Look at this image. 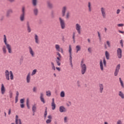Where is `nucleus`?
I'll return each mask as SVG.
<instances>
[{
  "label": "nucleus",
  "instance_id": "9",
  "mask_svg": "<svg viewBox=\"0 0 124 124\" xmlns=\"http://www.w3.org/2000/svg\"><path fill=\"white\" fill-rule=\"evenodd\" d=\"M67 10V7L66 6H63L62 8V16L64 17L65 16V12H66V10Z\"/></svg>",
  "mask_w": 124,
  "mask_h": 124
},
{
  "label": "nucleus",
  "instance_id": "15",
  "mask_svg": "<svg viewBox=\"0 0 124 124\" xmlns=\"http://www.w3.org/2000/svg\"><path fill=\"white\" fill-rule=\"evenodd\" d=\"M29 53L31 54V57H34V52L32 50V48L31 46H29L28 47Z\"/></svg>",
  "mask_w": 124,
  "mask_h": 124
},
{
  "label": "nucleus",
  "instance_id": "35",
  "mask_svg": "<svg viewBox=\"0 0 124 124\" xmlns=\"http://www.w3.org/2000/svg\"><path fill=\"white\" fill-rule=\"evenodd\" d=\"M36 110V107H35V105L33 106L32 108V111L33 113H35Z\"/></svg>",
  "mask_w": 124,
  "mask_h": 124
},
{
  "label": "nucleus",
  "instance_id": "6",
  "mask_svg": "<svg viewBox=\"0 0 124 124\" xmlns=\"http://www.w3.org/2000/svg\"><path fill=\"white\" fill-rule=\"evenodd\" d=\"M120 68H121V64H119L116 66L115 72L114 76H118V74L120 71Z\"/></svg>",
  "mask_w": 124,
  "mask_h": 124
},
{
  "label": "nucleus",
  "instance_id": "28",
  "mask_svg": "<svg viewBox=\"0 0 124 124\" xmlns=\"http://www.w3.org/2000/svg\"><path fill=\"white\" fill-rule=\"evenodd\" d=\"M118 94H119V96H120V97H121V98H122V99H124V93H123V92H122V91H119Z\"/></svg>",
  "mask_w": 124,
  "mask_h": 124
},
{
  "label": "nucleus",
  "instance_id": "62",
  "mask_svg": "<svg viewBox=\"0 0 124 124\" xmlns=\"http://www.w3.org/2000/svg\"><path fill=\"white\" fill-rule=\"evenodd\" d=\"M10 114H11V109L10 108L8 111V115H10Z\"/></svg>",
  "mask_w": 124,
  "mask_h": 124
},
{
  "label": "nucleus",
  "instance_id": "3",
  "mask_svg": "<svg viewBox=\"0 0 124 124\" xmlns=\"http://www.w3.org/2000/svg\"><path fill=\"white\" fill-rule=\"evenodd\" d=\"M25 16H26V12L25 11V7L22 8V14L20 16V21L24 22L25 21Z\"/></svg>",
  "mask_w": 124,
  "mask_h": 124
},
{
  "label": "nucleus",
  "instance_id": "45",
  "mask_svg": "<svg viewBox=\"0 0 124 124\" xmlns=\"http://www.w3.org/2000/svg\"><path fill=\"white\" fill-rule=\"evenodd\" d=\"M37 91V88H36V87H34L33 88V93H36V91Z\"/></svg>",
  "mask_w": 124,
  "mask_h": 124
},
{
  "label": "nucleus",
  "instance_id": "56",
  "mask_svg": "<svg viewBox=\"0 0 124 124\" xmlns=\"http://www.w3.org/2000/svg\"><path fill=\"white\" fill-rule=\"evenodd\" d=\"M118 32L120 33H122V34H124V31H122L121 30H119L118 31Z\"/></svg>",
  "mask_w": 124,
  "mask_h": 124
},
{
  "label": "nucleus",
  "instance_id": "22",
  "mask_svg": "<svg viewBox=\"0 0 124 124\" xmlns=\"http://www.w3.org/2000/svg\"><path fill=\"white\" fill-rule=\"evenodd\" d=\"M88 7L89 12H92V10H93V7H92V3L91 2H88Z\"/></svg>",
  "mask_w": 124,
  "mask_h": 124
},
{
  "label": "nucleus",
  "instance_id": "2",
  "mask_svg": "<svg viewBox=\"0 0 124 124\" xmlns=\"http://www.w3.org/2000/svg\"><path fill=\"white\" fill-rule=\"evenodd\" d=\"M4 43H5V45L6 46V48L8 51V53L9 54H11L12 53V49H11V46L7 43V40H6V36L4 35V38H3Z\"/></svg>",
  "mask_w": 124,
  "mask_h": 124
},
{
  "label": "nucleus",
  "instance_id": "40",
  "mask_svg": "<svg viewBox=\"0 0 124 124\" xmlns=\"http://www.w3.org/2000/svg\"><path fill=\"white\" fill-rule=\"evenodd\" d=\"M2 51L3 54H6V48H5V46H3Z\"/></svg>",
  "mask_w": 124,
  "mask_h": 124
},
{
  "label": "nucleus",
  "instance_id": "7",
  "mask_svg": "<svg viewBox=\"0 0 124 124\" xmlns=\"http://www.w3.org/2000/svg\"><path fill=\"white\" fill-rule=\"evenodd\" d=\"M76 30L78 32V34H81V25H80V24L78 23L76 24Z\"/></svg>",
  "mask_w": 124,
  "mask_h": 124
},
{
  "label": "nucleus",
  "instance_id": "18",
  "mask_svg": "<svg viewBox=\"0 0 124 124\" xmlns=\"http://www.w3.org/2000/svg\"><path fill=\"white\" fill-rule=\"evenodd\" d=\"M12 13H13V10H12V9H10L8 10L6 13V16L9 17L10 16V15L12 14Z\"/></svg>",
  "mask_w": 124,
  "mask_h": 124
},
{
  "label": "nucleus",
  "instance_id": "64",
  "mask_svg": "<svg viewBox=\"0 0 124 124\" xmlns=\"http://www.w3.org/2000/svg\"><path fill=\"white\" fill-rule=\"evenodd\" d=\"M49 120H51L52 119V116L51 115H49L47 117Z\"/></svg>",
  "mask_w": 124,
  "mask_h": 124
},
{
  "label": "nucleus",
  "instance_id": "51",
  "mask_svg": "<svg viewBox=\"0 0 124 124\" xmlns=\"http://www.w3.org/2000/svg\"><path fill=\"white\" fill-rule=\"evenodd\" d=\"M103 64L104 66H106V61L105 60V59H103Z\"/></svg>",
  "mask_w": 124,
  "mask_h": 124
},
{
  "label": "nucleus",
  "instance_id": "11",
  "mask_svg": "<svg viewBox=\"0 0 124 124\" xmlns=\"http://www.w3.org/2000/svg\"><path fill=\"white\" fill-rule=\"evenodd\" d=\"M55 48L56 49V51H58V52H61V53H63V50L62 49V48H61L60 47V45H55Z\"/></svg>",
  "mask_w": 124,
  "mask_h": 124
},
{
  "label": "nucleus",
  "instance_id": "39",
  "mask_svg": "<svg viewBox=\"0 0 124 124\" xmlns=\"http://www.w3.org/2000/svg\"><path fill=\"white\" fill-rule=\"evenodd\" d=\"M37 71V70H36V69H34V70L32 71L31 75L32 76H33V75H34L36 73Z\"/></svg>",
  "mask_w": 124,
  "mask_h": 124
},
{
  "label": "nucleus",
  "instance_id": "55",
  "mask_svg": "<svg viewBox=\"0 0 124 124\" xmlns=\"http://www.w3.org/2000/svg\"><path fill=\"white\" fill-rule=\"evenodd\" d=\"M16 97H19V92H18V91H17L16 93Z\"/></svg>",
  "mask_w": 124,
  "mask_h": 124
},
{
  "label": "nucleus",
  "instance_id": "44",
  "mask_svg": "<svg viewBox=\"0 0 124 124\" xmlns=\"http://www.w3.org/2000/svg\"><path fill=\"white\" fill-rule=\"evenodd\" d=\"M73 39L74 42H75V32H73Z\"/></svg>",
  "mask_w": 124,
  "mask_h": 124
},
{
  "label": "nucleus",
  "instance_id": "58",
  "mask_svg": "<svg viewBox=\"0 0 124 124\" xmlns=\"http://www.w3.org/2000/svg\"><path fill=\"white\" fill-rule=\"evenodd\" d=\"M118 27H123L124 26V24H118L117 25Z\"/></svg>",
  "mask_w": 124,
  "mask_h": 124
},
{
  "label": "nucleus",
  "instance_id": "1",
  "mask_svg": "<svg viewBox=\"0 0 124 124\" xmlns=\"http://www.w3.org/2000/svg\"><path fill=\"white\" fill-rule=\"evenodd\" d=\"M80 68L81 74L84 75L86 73V71H87V65L84 62V59H82L80 62Z\"/></svg>",
  "mask_w": 124,
  "mask_h": 124
},
{
  "label": "nucleus",
  "instance_id": "52",
  "mask_svg": "<svg viewBox=\"0 0 124 124\" xmlns=\"http://www.w3.org/2000/svg\"><path fill=\"white\" fill-rule=\"evenodd\" d=\"M66 17L67 19H68L69 18V12H67L66 15Z\"/></svg>",
  "mask_w": 124,
  "mask_h": 124
},
{
  "label": "nucleus",
  "instance_id": "49",
  "mask_svg": "<svg viewBox=\"0 0 124 124\" xmlns=\"http://www.w3.org/2000/svg\"><path fill=\"white\" fill-rule=\"evenodd\" d=\"M20 102L21 104H23V103H24V102H25V99H21L20 100Z\"/></svg>",
  "mask_w": 124,
  "mask_h": 124
},
{
  "label": "nucleus",
  "instance_id": "42",
  "mask_svg": "<svg viewBox=\"0 0 124 124\" xmlns=\"http://www.w3.org/2000/svg\"><path fill=\"white\" fill-rule=\"evenodd\" d=\"M9 94L10 96V98H11L13 95V93L11 91H10L9 92Z\"/></svg>",
  "mask_w": 124,
  "mask_h": 124
},
{
  "label": "nucleus",
  "instance_id": "13",
  "mask_svg": "<svg viewBox=\"0 0 124 124\" xmlns=\"http://www.w3.org/2000/svg\"><path fill=\"white\" fill-rule=\"evenodd\" d=\"M1 94H4L5 93V88L3 83H1Z\"/></svg>",
  "mask_w": 124,
  "mask_h": 124
},
{
  "label": "nucleus",
  "instance_id": "47",
  "mask_svg": "<svg viewBox=\"0 0 124 124\" xmlns=\"http://www.w3.org/2000/svg\"><path fill=\"white\" fill-rule=\"evenodd\" d=\"M107 44L109 48L111 47V45H110V42H109L108 41H107Z\"/></svg>",
  "mask_w": 124,
  "mask_h": 124
},
{
  "label": "nucleus",
  "instance_id": "26",
  "mask_svg": "<svg viewBox=\"0 0 124 124\" xmlns=\"http://www.w3.org/2000/svg\"><path fill=\"white\" fill-rule=\"evenodd\" d=\"M33 11L34 15L35 16H37V15H38V8H35L33 9Z\"/></svg>",
  "mask_w": 124,
  "mask_h": 124
},
{
  "label": "nucleus",
  "instance_id": "54",
  "mask_svg": "<svg viewBox=\"0 0 124 124\" xmlns=\"http://www.w3.org/2000/svg\"><path fill=\"white\" fill-rule=\"evenodd\" d=\"M117 124H122V121L120 120H118L117 122Z\"/></svg>",
  "mask_w": 124,
  "mask_h": 124
},
{
  "label": "nucleus",
  "instance_id": "30",
  "mask_svg": "<svg viewBox=\"0 0 124 124\" xmlns=\"http://www.w3.org/2000/svg\"><path fill=\"white\" fill-rule=\"evenodd\" d=\"M32 4L33 6L37 5V0H32Z\"/></svg>",
  "mask_w": 124,
  "mask_h": 124
},
{
  "label": "nucleus",
  "instance_id": "37",
  "mask_svg": "<svg viewBox=\"0 0 124 124\" xmlns=\"http://www.w3.org/2000/svg\"><path fill=\"white\" fill-rule=\"evenodd\" d=\"M46 95L47 96H51V91H46Z\"/></svg>",
  "mask_w": 124,
  "mask_h": 124
},
{
  "label": "nucleus",
  "instance_id": "59",
  "mask_svg": "<svg viewBox=\"0 0 124 124\" xmlns=\"http://www.w3.org/2000/svg\"><path fill=\"white\" fill-rule=\"evenodd\" d=\"M20 107L21 108H24L25 105H24V104H20Z\"/></svg>",
  "mask_w": 124,
  "mask_h": 124
},
{
  "label": "nucleus",
  "instance_id": "21",
  "mask_svg": "<svg viewBox=\"0 0 124 124\" xmlns=\"http://www.w3.org/2000/svg\"><path fill=\"white\" fill-rule=\"evenodd\" d=\"M59 111L61 113H63L65 112L66 109L63 106H60L59 108Z\"/></svg>",
  "mask_w": 124,
  "mask_h": 124
},
{
  "label": "nucleus",
  "instance_id": "36",
  "mask_svg": "<svg viewBox=\"0 0 124 124\" xmlns=\"http://www.w3.org/2000/svg\"><path fill=\"white\" fill-rule=\"evenodd\" d=\"M44 117L45 119H46V117H47V107H46V109H45V111L44 113Z\"/></svg>",
  "mask_w": 124,
  "mask_h": 124
},
{
  "label": "nucleus",
  "instance_id": "23",
  "mask_svg": "<svg viewBox=\"0 0 124 124\" xmlns=\"http://www.w3.org/2000/svg\"><path fill=\"white\" fill-rule=\"evenodd\" d=\"M44 96V95L43 94V93H40V100L43 103H45V100H44V98L43 97Z\"/></svg>",
  "mask_w": 124,
  "mask_h": 124
},
{
  "label": "nucleus",
  "instance_id": "5",
  "mask_svg": "<svg viewBox=\"0 0 124 124\" xmlns=\"http://www.w3.org/2000/svg\"><path fill=\"white\" fill-rule=\"evenodd\" d=\"M101 14L103 18H106V16H107V14L106 13V9L105 8L102 7L100 8Z\"/></svg>",
  "mask_w": 124,
  "mask_h": 124
},
{
  "label": "nucleus",
  "instance_id": "32",
  "mask_svg": "<svg viewBox=\"0 0 124 124\" xmlns=\"http://www.w3.org/2000/svg\"><path fill=\"white\" fill-rule=\"evenodd\" d=\"M26 105L28 109H30V100L29 98H27L26 100Z\"/></svg>",
  "mask_w": 124,
  "mask_h": 124
},
{
  "label": "nucleus",
  "instance_id": "31",
  "mask_svg": "<svg viewBox=\"0 0 124 124\" xmlns=\"http://www.w3.org/2000/svg\"><path fill=\"white\" fill-rule=\"evenodd\" d=\"M76 53H78V52H79V51H80L81 50V46L79 45H78L76 46Z\"/></svg>",
  "mask_w": 124,
  "mask_h": 124
},
{
  "label": "nucleus",
  "instance_id": "53",
  "mask_svg": "<svg viewBox=\"0 0 124 124\" xmlns=\"http://www.w3.org/2000/svg\"><path fill=\"white\" fill-rule=\"evenodd\" d=\"M120 44L122 47H124V44L123 43V40H120Z\"/></svg>",
  "mask_w": 124,
  "mask_h": 124
},
{
  "label": "nucleus",
  "instance_id": "48",
  "mask_svg": "<svg viewBox=\"0 0 124 124\" xmlns=\"http://www.w3.org/2000/svg\"><path fill=\"white\" fill-rule=\"evenodd\" d=\"M88 51L89 52V53H92V47H89L88 48Z\"/></svg>",
  "mask_w": 124,
  "mask_h": 124
},
{
  "label": "nucleus",
  "instance_id": "25",
  "mask_svg": "<svg viewBox=\"0 0 124 124\" xmlns=\"http://www.w3.org/2000/svg\"><path fill=\"white\" fill-rule=\"evenodd\" d=\"M27 83L31 82V74L29 73L26 78Z\"/></svg>",
  "mask_w": 124,
  "mask_h": 124
},
{
  "label": "nucleus",
  "instance_id": "50",
  "mask_svg": "<svg viewBox=\"0 0 124 124\" xmlns=\"http://www.w3.org/2000/svg\"><path fill=\"white\" fill-rule=\"evenodd\" d=\"M51 121H52V120H51V119H47L46 121V124H50V123H51Z\"/></svg>",
  "mask_w": 124,
  "mask_h": 124
},
{
  "label": "nucleus",
  "instance_id": "63",
  "mask_svg": "<svg viewBox=\"0 0 124 124\" xmlns=\"http://www.w3.org/2000/svg\"><path fill=\"white\" fill-rule=\"evenodd\" d=\"M57 61H61V58L60 57H57Z\"/></svg>",
  "mask_w": 124,
  "mask_h": 124
},
{
  "label": "nucleus",
  "instance_id": "33",
  "mask_svg": "<svg viewBox=\"0 0 124 124\" xmlns=\"http://www.w3.org/2000/svg\"><path fill=\"white\" fill-rule=\"evenodd\" d=\"M10 77L11 80H13V73H12V71H10Z\"/></svg>",
  "mask_w": 124,
  "mask_h": 124
},
{
  "label": "nucleus",
  "instance_id": "29",
  "mask_svg": "<svg viewBox=\"0 0 124 124\" xmlns=\"http://www.w3.org/2000/svg\"><path fill=\"white\" fill-rule=\"evenodd\" d=\"M105 56L107 60H109L110 58V54H109V52H108V51H106L105 52Z\"/></svg>",
  "mask_w": 124,
  "mask_h": 124
},
{
  "label": "nucleus",
  "instance_id": "41",
  "mask_svg": "<svg viewBox=\"0 0 124 124\" xmlns=\"http://www.w3.org/2000/svg\"><path fill=\"white\" fill-rule=\"evenodd\" d=\"M68 121V118H67V117L65 116L64 117V123L65 124H66V123H67V122Z\"/></svg>",
  "mask_w": 124,
  "mask_h": 124
},
{
  "label": "nucleus",
  "instance_id": "38",
  "mask_svg": "<svg viewBox=\"0 0 124 124\" xmlns=\"http://www.w3.org/2000/svg\"><path fill=\"white\" fill-rule=\"evenodd\" d=\"M60 96H61V97H64L65 96L64 92L62 91L61 92Z\"/></svg>",
  "mask_w": 124,
  "mask_h": 124
},
{
  "label": "nucleus",
  "instance_id": "61",
  "mask_svg": "<svg viewBox=\"0 0 124 124\" xmlns=\"http://www.w3.org/2000/svg\"><path fill=\"white\" fill-rule=\"evenodd\" d=\"M120 9H117V12H116V13H117V14H120Z\"/></svg>",
  "mask_w": 124,
  "mask_h": 124
},
{
  "label": "nucleus",
  "instance_id": "4",
  "mask_svg": "<svg viewBox=\"0 0 124 124\" xmlns=\"http://www.w3.org/2000/svg\"><path fill=\"white\" fill-rule=\"evenodd\" d=\"M59 20L62 30H64L65 29V22L62 17H59Z\"/></svg>",
  "mask_w": 124,
  "mask_h": 124
},
{
  "label": "nucleus",
  "instance_id": "27",
  "mask_svg": "<svg viewBox=\"0 0 124 124\" xmlns=\"http://www.w3.org/2000/svg\"><path fill=\"white\" fill-rule=\"evenodd\" d=\"M100 69L101 70L103 71L104 68H103V62H102V60H101L100 61Z\"/></svg>",
  "mask_w": 124,
  "mask_h": 124
},
{
  "label": "nucleus",
  "instance_id": "19",
  "mask_svg": "<svg viewBox=\"0 0 124 124\" xmlns=\"http://www.w3.org/2000/svg\"><path fill=\"white\" fill-rule=\"evenodd\" d=\"M51 107L52 110H55L56 109V104H55V99L52 98V101L51 103Z\"/></svg>",
  "mask_w": 124,
  "mask_h": 124
},
{
  "label": "nucleus",
  "instance_id": "46",
  "mask_svg": "<svg viewBox=\"0 0 124 124\" xmlns=\"http://www.w3.org/2000/svg\"><path fill=\"white\" fill-rule=\"evenodd\" d=\"M56 62H57V65H58V66H60L61 62H60V61H59V60H56Z\"/></svg>",
  "mask_w": 124,
  "mask_h": 124
},
{
  "label": "nucleus",
  "instance_id": "24",
  "mask_svg": "<svg viewBox=\"0 0 124 124\" xmlns=\"http://www.w3.org/2000/svg\"><path fill=\"white\" fill-rule=\"evenodd\" d=\"M47 4L48 8H50V9H52V8H53V4H52V3L50 2V1H47Z\"/></svg>",
  "mask_w": 124,
  "mask_h": 124
},
{
  "label": "nucleus",
  "instance_id": "10",
  "mask_svg": "<svg viewBox=\"0 0 124 124\" xmlns=\"http://www.w3.org/2000/svg\"><path fill=\"white\" fill-rule=\"evenodd\" d=\"M72 49L71 48V46H69V61H70V62H72V54L71 53V52H72Z\"/></svg>",
  "mask_w": 124,
  "mask_h": 124
},
{
  "label": "nucleus",
  "instance_id": "57",
  "mask_svg": "<svg viewBox=\"0 0 124 124\" xmlns=\"http://www.w3.org/2000/svg\"><path fill=\"white\" fill-rule=\"evenodd\" d=\"M18 97H16L15 103H17V102H18Z\"/></svg>",
  "mask_w": 124,
  "mask_h": 124
},
{
  "label": "nucleus",
  "instance_id": "60",
  "mask_svg": "<svg viewBox=\"0 0 124 124\" xmlns=\"http://www.w3.org/2000/svg\"><path fill=\"white\" fill-rule=\"evenodd\" d=\"M57 56H59V58H62V56H61V54L59 52H57Z\"/></svg>",
  "mask_w": 124,
  "mask_h": 124
},
{
  "label": "nucleus",
  "instance_id": "34",
  "mask_svg": "<svg viewBox=\"0 0 124 124\" xmlns=\"http://www.w3.org/2000/svg\"><path fill=\"white\" fill-rule=\"evenodd\" d=\"M119 81L120 82L121 85L122 87V88H124V82H123V80H122V78H119Z\"/></svg>",
  "mask_w": 124,
  "mask_h": 124
},
{
  "label": "nucleus",
  "instance_id": "14",
  "mask_svg": "<svg viewBox=\"0 0 124 124\" xmlns=\"http://www.w3.org/2000/svg\"><path fill=\"white\" fill-rule=\"evenodd\" d=\"M22 124V121L21 120L19 119V117L18 115H16V124Z\"/></svg>",
  "mask_w": 124,
  "mask_h": 124
},
{
  "label": "nucleus",
  "instance_id": "17",
  "mask_svg": "<svg viewBox=\"0 0 124 124\" xmlns=\"http://www.w3.org/2000/svg\"><path fill=\"white\" fill-rule=\"evenodd\" d=\"M5 76L6 78V79L8 80L9 81V71L8 70H6L5 71Z\"/></svg>",
  "mask_w": 124,
  "mask_h": 124
},
{
  "label": "nucleus",
  "instance_id": "16",
  "mask_svg": "<svg viewBox=\"0 0 124 124\" xmlns=\"http://www.w3.org/2000/svg\"><path fill=\"white\" fill-rule=\"evenodd\" d=\"M34 39L36 44H39V38L38 37V35L36 34H34Z\"/></svg>",
  "mask_w": 124,
  "mask_h": 124
},
{
  "label": "nucleus",
  "instance_id": "20",
  "mask_svg": "<svg viewBox=\"0 0 124 124\" xmlns=\"http://www.w3.org/2000/svg\"><path fill=\"white\" fill-rule=\"evenodd\" d=\"M99 88L100 90V93H102L103 92V90H104V86H103V84H100L99 85Z\"/></svg>",
  "mask_w": 124,
  "mask_h": 124
},
{
  "label": "nucleus",
  "instance_id": "43",
  "mask_svg": "<svg viewBox=\"0 0 124 124\" xmlns=\"http://www.w3.org/2000/svg\"><path fill=\"white\" fill-rule=\"evenodd\" d=\"M98 33V36L99 37V39L100 41H101V36L100 35V33H99V31H97Z\"/></svg>",
  "mask_w": 124,
  "mask_h": 124
},
{
  "label": "nucleus",
  "instance_id": "12",
  "mask_svg": "<svg viewBox=\"0 0 124 124\" xmlns=\"http://www.w3.org/2000/svg\"><path fill=\"white\" fill-rule=\"evenodd\" d=\"M26 27L27 28L28 32H31V25L30 24V21H27Z\"/></svg>",
  "mask_w": 124,
  "mask_h": 124
},
{
  "label": "nucleus",
  "instance_id": "8",
  "mask_svg": "<svg viewBox=\"0 0 124 124\" xmlns=\"http://www.w3.org/2000/svg\"><path fill=\"white\" fill-rule=\"evenodd\" d=\"M122 49L118 48L117 50V54L118 59H122Z\"/></svg>",
  "mask_w": 124,
  "mask_h": 124
}]
</instances>
